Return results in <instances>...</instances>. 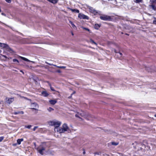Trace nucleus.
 Segmentation results:
<instances>
[{
	"label": "nucleus",
	"instance_id": "1",
	"mask_svg": "<svg viewBox=\"0 0 156 156\" xmlns=\"http://www.w3.org/2000/svg\"><path fill=\"white\" fill-rule=\"evenodd\" d=\"M49 123L50 126H54V131L55 132L58 133L59 129V127L62 123L61 122L57 120H53L49 122Z\"/></svg>",
	"mask_w": 156,
	"mask_h": 156
},
{
	"label": "nucleus",
	"instance_id": "2",
	"mask_svg": "<svg viewBox=\"0 0 156 156\" xmlns=\"http://www.w3.org/2000/svg\"><path fill=\"white\" fill-rule=\"evenodd\" d=\"M66 131L69 132L71 131L67 124L64 123L62 125V127H60L58 133H61Z\"/></svg>",
	"mask_w": 156,
	"mask_h": 156
},
{
	"label": "nucleus",
	"instance_id": "3",
	"mask_svg": "<svg viewBox=\"0 0 156 156\" xmlns=\"http://www.w3.org/2000/svg\"><path fill=\"white\" fill-rule=\"evenodd\" d=\"M100 17L101 20L105 21L109 20L111 19L110 16L104 15L100 16Z\"/></svg>",
	"mask_w": 156,
	"mask_h": 156
},
{
	"label": "nucleus",
	"instance_id": "4",
	"mask_svg": "<svg viewBox=\"0 0 156 156\" xmlns=\"http://www.w3.org/2000/svg\"><path fill=\"white\" fill-rule=\"evenodd\" d=\"M81 113L80 116L81 117H83L85 118V119H87L89 120L88 117L90 116V115H89L87 113H86L85 112H84L83 111H81L80 112Z\"/></svg>",
	"mask_w": 156,
	"mask_h": 156
},
{
	"label": "nucleus",
	"instance_id": "5",
	"mask_svg": "<svg viewBox=\"0 0 156 156\" xmlns=\"http://www.w3.org/2000/svg\"><path fill=\"white\" fill-rule=\"evenodd\" d=\"M45 147H42L41 145H40L37 148V150L38 151V152L41 154H43V151L44 150Z\"/></svg>",
	"mask_w": 156,
	"mask_h": 156
},
{
	"label": "nucleus",
	"instance_id": "6",
	"mask_svg": "<svg viewBox=\"0 0 156 156\" xmlns=\"http://www.w3.org/2000/svg\"><path fill=\"white\" fill-rule=\"evenodd\" d=\"M78 17L80 19H88L89 18L88 16H87L83 14L82 13H79L78 14Z\"/></svg>",
	"mask_w": 156,
	"mask_h": 156
},
{
	"label": "nucleus",
	"instance_id": "7",
	"mask_svg": "<svg viewBox=\"0 0 156 156\" xmlns=\"http://www.w3.org/2000/svg\"><path fill=\"white\" fill-rule=\"evenodd\" d=\"M0 47H1L2 48H5L6 49H9V46L7 44L5 43H1L0 42Z\"/></svg>",
	"mask_w": 156,
	"mask_h": 156
},
{
	"label": "nucleus",
	"instance_id": "8",
	"mask_svg": "<svg viewBox=\"0 0 156 156\" xmlns=\"http://www.w3.org/2000/svg\"><path fill=\"white\" fill-rule=\"evenodd\" d=\"M31 109H34L36 110H38L37 109H36V108H38V105L35 103H32L31 104Z\"/></svg>",
	"mask_w": 156,
	"mask_h": 156
},
{
	"label": "nucleus",
	"instance_id": "9",
	"mask_svg": "<svg viewBox=\"0 0 156 156\" xmlns=\"http://www.w3.org/2000/svg\"><path fill=\"white\" fill-rule=\"evenodd\" d=\"M49 102L52 105H54L57 102V100L56 99L50 100H49Z\"/></svg>",
	"mask_w": 156,
	"mask_h": 156
},
{
	"label": "nucleus",
	"instance_id": "10",
	"mask_svg": "<svg viewBox=\"0 0 156 156\" xmlns=\"http://www.w3.org/2000/svg\"><path fill=\"white\" fill-rule=\"evenodd\" d=\"M14 101V98H9L6 101V102L9 104H10L12 102Z\"/></svg>",
	"mask_w": 156,
	"mask_h": 156
},
{
	"label": "nucleus",
	"instance_id": "11",
	"mask_svg": "<svg viewBox=\"0 0 156 156\" xmlns=\"http://www.w3.org/2000/svg\"><path fill=\"white\" fill-rule=\"evenodd\" d=\"M89 9L90 10V11L93 13L96 14V13H98L96 10L95 9L93 8H92L91 7Z\"/></svg>",
	"mask_w": 156,
	"mask_h": 156
},
{
	"label": "nucleus",
	"instance_id": "12",
	"mask_svg": "<svg viewBox=\"0 0 156 156\" xmlns=\"http://www.w3.org/2000/svg\"><path fill=\"white\" fill-rule=\"evenodd\" d=\"M81 113L80 112H78L75 115V116L76 117L79 118L80 119V120H82V119L81 118Z\"/></svg>",
	"mask_w": 156,
	"mask_h": 156
},
{
	"label": "nucleus",
	"instance_id": "13",
	"mask_svg": "<svg viewBox=\"0 0 156 156\" xmlns=\"http://www.w3.org/2000/svg\"><path fill=\"white\" fill-rule=\"evenodd\" d=\"M49 2L54 4H55L56 3L58 2L57 0H47Z\"/></svg>",
	"mask_w": 156,
	"mask_h": 156
},
{
	"label": "nucleus",
	"instance_id": "14",
	"mask_svg": "<svg viewBox=\"0 0 156 156\" xmlns=\"http://www.w3.org/2000/svg\"><path fill=\"white\" fill-rule=\"evenodd\" d=\"M20 58L22 59L23 60H24L25 61H27V62H33V63L34 62L31 61H30L29 59H27V58H24V57L20 56Z\"/></svg>",
	"mask_w": 156,
	"mask_h": 156
},
{
	"label": "nucleus",
	"instance_id": "15",
	"mask_svg": "<svg viewBox=\"0 0 156 156\" xmlns=\"http://www.w3.org/2000/svg\"><path fill=\"white\" fill-rule=\"evenodd\" d=\"M42 95L44 97H46L48 96V94L46 91H44L42 92Z\"/></svg>",
	"mask_w": 156,
	"mask_h": 156
},
{
	"label": "nucleus",
	"instance_id": "16",
	"mask_svg": "<svg viewBox=\"0 0 156 156\" xmlns=\"http://www.w3.org/2000/svg\"><path fill=\"white\" fill-rule=\"evenodd\" d=\"M23 139H18L17 140V143L18 144H20L21 142L23 141Z\"/></svg>",
	"mask_w": 156,
	"mask_h": 156
},
{
	"label": "nucleus",
	"instance_id": "17",
	"mask_svg": "<svg viewBox=\"0 0 156 156\" xmlns=\"http://www.w3.org/2000/svg\"><path fill=\"white\" fill-rule=\"evenodd\" d=\"M24 112L23 111H19L18 112H14L13 114L15 115H17L18 114H23Z\"/></svg>",
	"mask_w": 156,
	"mask_h": 156
},
{
	"label": "nucleus",
	"instance_id": "18",
	"mask_svg": "<svg viewBox=\"0 0 156 156\" xmlns=\"http://www.w3.org/2000/svg\"><path fill=\"white\" fill-rule=\"evenodd\" d=\"M70 9L73 12H75L77 13H79V11L77 9Z\"/></svg>",
	"mask_w": 156,
	"mask_h": 156
},
{
	"label": "nucleus",
	"instance_id": "19",
	"mask_svg": "<svg viewBox=\"0 0 156 156\" xmlns=\"http://www.w3.org/2000/svg\"><path fill=\"white\" fill-rule=\"evenodd\" d=\"M94 27L95 29H98L100 27V26L98 24H95Z\"/></svg>",
	"mask_w": 156,
	"mask_h": 156
},
{
	"label": "nucleus",
	"instance_id": "20",
	"mask_svg": "<svg viewBox=\"0 0 156 156\" xmlns=\"http://www.w3.org/2000/svg\"><path fill=\"white\" fill-rule=\"evenodd\" d=\"M150 3L151 4L156 3V0H150Z\"/></svg>",
	"mask_w": 156,
	"mask_h": 156
},
{
	"label": "nucleus",
	"instance_id": "21",
	"mask_svg": "<svg viewBox=\"0 0 156 156\" xmlns=\"http://www.w3.org/2000/svg\"><path fill=\"white\" fill-rule=\"evenodd\" d=\"M111 144L113 145L116 146L118 145L119 144L118 142H112L111 143Z\"/></svg>",
	"mask_w": 156,
	"mask_h": 156
},
{
	"label": "nucleus",
	"instance_id": "22",
	"mask_svg": "<svg viewBox=\"0 0 156 156\" xmlns=\"http://www.w3.org/2000/svg\"><path fill=\"white\" fill-rule=\"evenodd\" d=\"M90 43H91L92 44H94L96 45H97V43H96L93 40H92L91 39H90Z\"/></svg>",
	"mask_w": 156,
	"mask_h": 156
},
{
	"label": "nucleus",
	"instance_id": "23",
	"mask_svg": "<svg viewBox=\"0 0 156 156\" xmlns=\"http://www.w3.org/2000/svg\"><path fill=\"white\" fill-rule=\"evenodd\" d=\"M151 7H152V9L154 10H156V7H155V5L152 4L151 5Z\"/></svg>",
	"mask_w": 156,
	"mask_h": 156
},
{
	"label": "nucleus",
	"instance_id": "24",
	"mask_svg": "<svg viewBox=\"0 0 156 156\" xmlns=\"http://www.w3.org/2000/svg\"><path fill=\"white\" fill-rule=\"evenodd\" d=\"M53 66L56 67L58 68H60L64 69L66 68V67H65V66H57L56 65H53Z\"/></svg>",
	"mask_w": 156,
	"mask_h": 156
},
{
	"label": "nucleus",
	"instance_id": "25",
	"mask_svg": "<svg viewBox=\"0 0 156 156\" xmlns=\"http://www.w3.org/2000/svg\"><path fill=\"white\" fill-rule=\"evenodd\" d=\"M142 0H134V2L136 3L141 2Z\"/></svg>",
	"mask_w": 156,
	"mask_h": 156
},
{
	"label": "nucleus",
	"instance_id": "26",
	"mask_svg": "<svg viewBox=\"0 0 156 156\" xmlns=\"http://www.w3.org/2000/svg\"><path fill=\"white\" fill-rule=\"evenodd\" d=\"M69 23L71 24L73 28H74L76 27V26L73 23L72 21H70Z\"/></svg>",
	"mask_w": 156,
	"mask_h": 156
},
{
	"label": "nucleus",
	"instance_id": "27",
	"mask_svg": "<svg viewBox=\"0 0 156 156\" xmlns=\"http://www.w3.org/2000/svg\"><path fill=\"white\" fill-rule=\"evenodd\" d=\"M48 110L49 112H51L52 111H53L54 110V109L51 107H49V108L48 109Z\"/></svg>",
	"mask_w": 156,
	"mask_h": 156
},
{
	"label": "nucleus",
	"instance_id": "28",
	"mask_svg": "<svg viewBox=\"0 0 156 156\" xmlns=\"http://www.w3.org/2000/svg\"><path fill=\"white\" fill-rule=\"evenodd\" d=\"M31 126H32L31 125L25 126V128L30 129L31 127Z\"/></svg>",
	"mask_w": 156,
	"mask_h": 156
},
{
	"label": "nucleus",
	"instance_id": "29",
	"mask_svg": "<svg viewBox=\"0 0 156 156\" xmlns=\"http://www.w3.org/2000/svg\"><path fill=\"white\" fill-rule=\"evenodd\" d=\"M13 62H19V61L16 59H13Z\"/></svg>",
	"mask_w": 156,
	"mask_h": 156
},
{
	"label": "nucleus",
	"instance_id": "30",
	"mask_svg": "<svg viewBox=\"0 0 156 156\" xmlns=\"http://www.w3.org/2000/svg\"><path fill=\"white\" fill-rule=\"evenodd\" d=\"M83 29H85L89 32L90 31V30L89 29H88V28H85V27H83Z\"/></svg>",
	"mask_w": 156,
	"mask_h": 156
},
{
	"label": "nucleus",
	"instance_id": "31",
	"mask_svg": "<svg viewBox=\"0 0 156 156\" xmlns=\"http://www.w3.org/2000/svg\"><path fill=\"white\" fill-rule=\"evenodd\" d=\"M8 3H10L11 2V0H5Z\"/></svg>",
	"mask_w": 156,
	"mask_h": 156
},
{
	"label": "nucleus",
	"instance_id": "32",
	"mask_svg": "<svg viewBox=\"0 0 156 156\" xmlns=\"http://www.w3.org/2000/svg\"><path fill=\"white\" fill-rule=\"evenodd\" d=\"M4 137L2 136L0 137V142H1L3 139Z\"/></svg>",
	"mask_w": 156,
	"mask_h": 156
},
{
	"label": "nucleus",
	"instance_id": "33",
	"mask_svg": "<svg viewBox=\"0 0 156 156\" xmlns=\"http://www.w3.org/2000/svg\"><path fill=\"white\" fill-rule=\"evenodd\" d=\"M50 88H51V90L53 91H55V90L54 89V88L53 87H51V86L50 87Z\"/></svg>",
	"mask_w": 156,
	"mask_h": 156
},
{
	"label": "nucleus",
	"instance_id": "34",
	"mask_svg": "<svg viewBox=\"0 0 156 156\" xmlns=\"http://www.w3.org/2000/svg\"><path fill=\"white\" fill-rule=\"evenodd\" d=\"M37 128V126H35L34 127V128H33V130L34 131H35V130Z\"/></svg>",
	"mask_w": 156,
	"mask_h": 156
},
{
	"label": "nucleus",
	"instance_id": "35",
	"mask_svg": "<svg viewBox=\"0 0 156 156\" xmlns=\"http://www.w3.org/2000/svg\"><path fill=\"white\" fill-rule=\"evenodd\" d=\"M153 23L154 24L156 25V20L153 21Z\"/></svg>",
	"mask_w": 156,
	"mask_h": 156
},
{
	"label": "nucleus",
	"instance_id": "36",
	"mask_svg": "<svg viewBox=\"0 0 156 156\" xmlns=\"http://www.w3.org/2000/svg\"><path fill=\"white\" fill-rule=\"evenodd\" d=\"M2 56L3 57H4V58H7V56H6L5 55H3Z\"/></svg>",
	"mask_w": 156,
	"mask_h": 156
},
{
	"label": "nucleus",
	"instance_id": "37",
	"mask_svg": "<svg viewBox=\"0 0 156 156\" xmlns=\"http://www.w3.org/2000/svg\"><path fill=\"white\" fill-rule=\"evenodd\" d=\"M2 15L4 16H6V15L5 13H2Z\"/></svg>",
	"mask_w": 156,
	"mask_h": 156
},
{
	"label": "nucleus",
	"instance_id": "38",
	"mask_svg": "<svg viewBox=\"0 0 156 156\" xmlns=\"http://www.w3.org/2000/svg\"><path fill=\"white\" fill-rule=\"evenodd\" d=\"M114 51L115 53H117V52L116 51V50L115 49H114Z\"/></svg>",
	"mask_w": 156,
	"mask_h": 156
},
{
	"label": "nucleus",
	"instance_id": "39",
	"mask_svg": "<svg viewBox=\"0 0 156 156\" xmlns=\"http://www.w3.org/2000/svg\"><path fill=\"white\" fill-rule=\"evenodd\" d=\"M48 65H50V66H51V65L53 66V65H54L53 64H50V63H48Z\"/></svg>",
	"mask_w": 156,
	"mask_h": 156
},
{
	"label": "nucleus",
	"instance_id": "40",
	"mask_svg": "<svg viewBox=\"0 0 156 156\" xmlns=\"http://www.w3.org/2000/svg\"><path fill=\"white\" fill-rule=\"evenodd\" d=\"M119 54H120V55L121 56H122V54L121 53H120V52H119Z\"/></svg>",
	"mask_w": 156,
	"mask_h": 156
},
{
	"label": "nucleus",
	"instance_id": "41",
	"mask_svg": "<svg viewBox=\"0 0 156 156\" xmlns=\"http://www.w3.org/2000/svg\"><path fill=\"white\" fill-rule=\"evenodd\" d=\"M57 72H58V73H60L61 72V71L60 70H58L57 71Z\"/></svg>",
	"mask_w": 156,
	"mask_h": 156
},
{
	"label": "nucleus",
	"instance_id": "42",
	"mask_svg": "<svg viewBox=\"0 0 156 156\" xmlns=\"http://www.w3.org/2000/svg\"><path fill=\"white\" fill-rule=\"evenodd\" d=\"M20 72H21L22 73H24L23 72L22 70H20Z\"/></svg>",
	"mask_w": 156,
	"mask_h": 156
},
{
	"label": "nucleus",
	"instance_id": "43",
	"mask_svg": "<svg viewBox=\"0 0 156 156\" xmlns=\"http://www.w3.org/2000/svg\"><path fill=\"white\" fill-rule=\"evenodd\" d=\"M45 63H46L47 64H48V63H49L48 62H45Z\"/></svg>",
	"mask_w": 156,
	"mask_h": 156
},
{
	"label": "nucleus",
	"instance_id": "44",
	"mask_svg": "<svg viewBox=\"0 0 156 156\" xmlns=\"http://www.w3.org/2000/svg\"><path fill=\"white\" fill-rule=\"evenodd\" d=\"M45 63H46L47 64H48V63H49L48 62H45Z\"/></svg>",
	"mask_w": 156,
	"mask_h": 156
},
{
	"label": "nucleus",
	"instance_id": "45",
	"mask_svg": "<svg viewBox=\"0 0 156 156\" xmlns=\"http://www.w3.org/2000/svg\"><path fill=\"white\" fill-rule=\"evenodd\" d=\"M154 116L156 117V114L154 115Z\"/></svg>",
	"mask_w": 156,
	"mask_h": 156
},
{
	"label": "nucleus",
	"instance_id": "46",
	"mask_svg": "<svg viewBox=\"0 0 156 156\" xmlns=\"http://www.w3.org/2000/svg\"><path fill=\"white\" fill-rule=\"evenodd\" d=\"M23 98H25L26 99H27V98H26L23 97Z\"/></svg>",
	"mask_w": 156,
	"mask_h": 156
},
{
	"label": "nucleus",
	"instance_id": "47",
	"mask_svg": "<svg viewBox=\"0 0 156 156\" xmlns=\"http://www.w3.org/2000/svg\"><path fill=\"white\" fill-rule=\"evenodd\" d=\"M72 35H73V33H72Z\"/></svg>",
	"mask_w": 156,
	"mask_h": 156
},
{
	"label": "nucleus",
	"instance_id": "48",
	"mask_svg": "<svg viewBox=\"0 0 156 156\" xmlns=\"http://www.w3.org/2000/svg\"><path fill=\"white\" fill-rule=\"evenodd\" d=\"M85 153V152H83V154H84Z\"/></svg>",
	"mask_w": 156,
	"mask_h": 156
},
{
	"label": "nucleus",
	"instance_id": "49",
	"mask_svg": "<svg viewBox=\"0 0 156 156\" xmlns=\"http://www.w3.org/2000/svg\"><path fill=\"white\" fill-rule=\"evenodd\" d=\"M43 144H45L44 143H43Z\"/></svg>",
	"mask_w": 156,
	"mask_h": 156
}]
</instances>
